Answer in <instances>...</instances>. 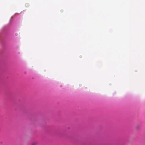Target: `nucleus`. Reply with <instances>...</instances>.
Instances as JSON below:
<instances>
[{"label": "nucleus", "instance_id": "obj_1", "mask_svg": "<svg viewBox=\"0 0 145 145\" xmlns=\"http://www.w3.org/2000/svg\"><path fill=\"white\" fill-rule=\"evenodd\" d=\"M37 142H34L32 143L31 145H37Z\"/></svg>", "mask_w": 145, "mask_h": 145}, {"label": "nucleus", "instance_id": "obj_2", "mask_svg": "<svg viewBox=\"0 0 145 145\" xmlns=\"http://www.w3.org/2000/svg\"><path fill=\"white\" fill-rule=\"evenodd\" d=\"M138 127H138V126L137 127V129H138Z\"/></svg>", "mask_w": 145, "mask_h": 145}]
</instances>
